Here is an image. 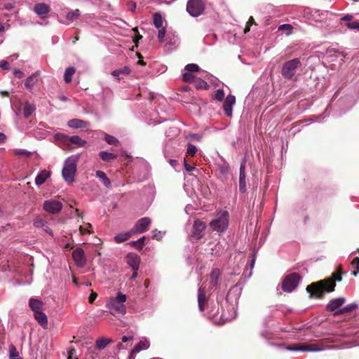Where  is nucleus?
<instances>
[{
  "label": "nucleus",
  "mask_w": 359,
  "mask_h": 359,
  "mask_svg": "<svg viewBox=\"0 0 359 359\" xmlns=\"http://www.w3.org/2000/svg\"><path fill=\"white\" fill-rule=\"evenodd\" d=\"M205 9V4L203 0H189L187 4V11L192 17H198Z\"/></svg>",
  "instance_id": "7"
},
{
  "label": "nucleus",
  "mask_w": 359,
  "mask_h": 359,
  "mask_svg": "<svg viewBox=\"0 0 359 359\" xmlns=\"http://www.w3.org/2000/svg\"><path fill=\"white\" fill-rule=\"evenodd\" d=\"M199 67L196 64H189L185 66L182 74V79L185 82H194V76L193 73L198 72Z\"/></svg>",
  "instance_id": "10"
},
{
  "label": "nucleus",
  "mask_w": 359,
  "mask_h": 359,
  "mask_svg": "<svg viewBox=\"0 0 359 359\" xmlns=\"http://www.w3.org/2000/svg\"><path fill=\"white\" fill-rule=\"evenodd\" d=\"M301 65L299 58H294L285 62L282 67V75L287 80H290L294 76L297 69Z\"/></svg>",
  "instance_id": "5"
},
{
  "label": "nucleus",
  "mask_w": 359,
  "mask_h": 359,
  "mask_svg": "<svg viewBox=\"0 0 359 359\" xmlns=\"http://www.w3.org/2000/svg\"><path fill=\"white\" fill-rule=\"evenodd\" d=\"M163 235H164V233L159 231L156 229L153 231V237L158 240L161 239L163 238Z\"/></svg>",
  "instance_id": "51"
},
{
  "label": "nucleus",
  "mask_w": 359,
  "mask_h": 359,
  "mask_svg": "<svg viewBox=\"0 0 359 359\" xmlns=\"http://www.w3.org/2000/svg\"><path fill=\"white\" fill-rule=\"evenodd\" d=\"M127 300V296L121 292H118L116 297L110 298L106 304L109 313L113 316L126 313V308L124 303Z\"/></svg>",
  "instance_id": "2"
},
{
  "label": "nucleus",
  "mask_w": 359,
  "mask_h": 359,
  "mask_svg": "<svg viewBox=\"0 0 359 359\" xmlns=\"http://www.w3.org/2000/svg\"><path fill=\"white\" fill-rule=\"evenodd\" d=\"M140 260V257L137 254L130 253L126 256V262L133 271H138Z\"/></svg>",
  "instance_id": "17"
},
{
  "label": "nucleus",
  "mask_w": 359,
  "mask_h": 359,
  "mask_svg": "<svg viewBox=\"0 0 359 359\" xmlns=\"http://www.w3.org/2000/svg\"><path fill=\"white\" fill-rule=\"evenodd\" d=\"M341 272L339 269L337 273L334 274L333 278H327L316 283H313L306 287V291L318 297H321L324 292H331L334 290L335 281L341 280Z\"/></svg>",
  "instance_id": "1"
},
{
  "label": "nucleus",
  "mask_w": 359,
  "mask_h": 359,
  "mask_svg": "<svg viewBox=\"0 0 359 359\" xmlns=\"http://www.w3.org/2000/svg\"><path fill=\"white\" fill-rule=\"evenodd\" d=\"M50 176V172L46 170H41L35 178V183L40 186L43 184L46 180Z\"/></svg>",
  "instance_id": "25"
},
{
  "label": "nucleus",
  "mask_w": 359,
  "mask_h": 359,
  "mask_svg": "<svg viewBox=\"0 0 359 359\" xmlns=\"http://www.w3.org/2000/svg\"><path fill=\"white\" fill-rule=\"evenodd\" d=\"M358 308V304L356 303H351L348 304L347 306L341 308L338 311H337V314H344L351 312L352 311Z\"/></svg>",
  "instance_id": "31"
},
{
  "label": "nucleus",
  "mask_w": 359,
  "mask_h": 359,
  "mask_svg": "<svg viewBox=\"0 0 359 359\" xmlns=\"http://www.w3.org/2000/svg\"><path fill=\"white\" fill-rule=\"evenodd\" d=\"M158 39L160 42H163L164 41V38L165 36V29L164 27L158 28Z\"/></svg>",
  "instance_id": "48"
},
{
  "label": "nucleus",
  "mask_w": 359,
  "mask_h": 359,
  "mask_svg": "<svg viewBox=\"0 0 359 359\" xmlns=\"http://www.w3.org/2000/svg\"><path fill=\"white\" fill-rule=\"evenodd\" d=\"M67 359H77L76 358V352L74 348H70L68 351V358Z\"/></svg>",
  "instance_id": "50"
},
{
  "label": "nucleus",
  "mask_w": 359,
  "mask_h": 359,
  "mask_svg": "<svg viewBox=\"0 0 359 359\" xmlns=\"http://www.w3.org/2000/svg\"><path fill=\"white\" fill-rule=\"evenodd\" d=\"M128 9L130 11H131L132 12H134L135 11V8H136V4H135V2H134V1L128 2Z\"/></svg>",
  "instance_id": "55"
},
{
  "label": "nucleus",
  "mask_w": 359,
  "mask_h": 359,
  "mask_svg": "<svg viewBox=\"0 0 359 359\" xmlns=\"http://www.w3.org/2000/svg\"><path fill=\"white\" fill-rule=\"evenodd\" d=\"M205 227L206 224L205 222L196 220L193 226V236L196 239H200L203 235Z\"/></svg>",
  "instance_id": "18"
},
{
  "label": "nucleus",
  "mask_w": 359,
  "mask_h": 359,
  "mask_svg": "<svg viewBox=\"0 0 359 359\" xmlns=\"http://www.w3.org/2000/svg\"><path fill=\"white\" fill-rule=\"evenodd\" d=\"M9 358L10 359H21L18 351L13 345L9 346Z\"/></svg>",
  "instance_id": "40"
},
{
  "label": "nucleus",
  "mask_w": 359,
  "mask_h": 359,
  "mask_svg": "<svg viewBox=\"0 0 359 359\" xmlns=\"http://www.w3.org/2000/svg\"><path fill=\"white\" fill-rule=\"evenodd\" d=\"M0 67L4 69H8L9 67L8 62L6 60H1L0 62Z\"/></svg>",
  "instance_id": "57"
},
{
  "label": "nucleus",
  "mask_w": 359,
  "mask_h": 359,
  "mask_svg": "<svg viewBox=\"0 0 359 359\" xmlns=\"http://www.w3.org/2000/svg\"><path fill=\"white\" fill-rule=\"evenodd\" d=\"M208 292L205 291V288L199 287L198 290V309L201 311L205 310L208 304Z\"/></svg>",
  "instance_id": "11"
},
{
  "label": "nucleus",
  "mask_w": 359,
  "mask_h": 359,
  "mask_svg": "<svg viewBox=\"0 0 359 359\" xmlns=\"http://www.w3.org/2000/svg\"><path fill=\"white\" fill-rule=\"evenodd\" d=\"M34 12L42 19L46 18L50 11V6L44 3L36 4L34 8Z\"/></svg>",
  "instance_id": "19"
},
{
  "label": "nucleus",
  "mask_w": 359,
  "mask_h": 359,
  "mask_svg": "<svg viewBox=\"0 0 359 359\" xmlns=\"http://www.w3.org/2000/svg\"><path fill=\"white\" fill-rule=\"evenodd\" d=\"M39 75V72H36L32 74L25 80V86L29 91H32L33 90L34 85L37 83Z\"/></svg>",
  "instance_id": "22"
},
{
  "label": "nucleus",
  "mask_w": 359,
  "mask_h": 359,
  "mask_svg": "<svg viewBox=\"0 0 359 359\" xmlns=\"http://www.w3.org/2000/svg\"><path fill=\"white\" fill-rule=\"evenodd\" d=\"M245 163H246V161H245V159H243L242 161L241 166H240L239 175H242V174L244 175V174H245Z\"/></svg>",
  "instance_id": "53"
},
{
  "label": "nucleus",
  "mask_w": 359,
  "mask_h": 359,
  "mask_svg": "<svg viewBox=\"0 0 359 359\" xmlns=\"http://www.w3.org/2000/svg\"><path fill=\"white\" fill-rule=\"evenodd\" d=\"M111 340L107 338H100L96 341V347L98 349H104Z\"/></svg>",
  "instance_id": "34"
},
{
  "label": "nucleus",
  "mask_w": 359,
  "mask_h": 359,
  "mask_svg": "<svg viewBox=\"0 0 359 359\" xmlns=\"http://www.w3.org/2000/svg\"><path fill=\"white\" fill-rule=\"evenodd\" d=\"M29 152H28L27 151H26V150H23V149H22V150H18V151H16V154H22V155H26V154H29Z\"/></svg>",
  "instance_id": "64"
},
{
  "label": "nucleus",
  "mask_w": 359,
  "mask_h": 359,
  "mask_svg": "<svg viewBox=\"0 0 359 359\" xmlns=\"http://www.w3.org/2000/svg\"><path fill=\"white\" fill-rule=\"evenodd\" d=\"M34 110H35V107L33 104L27 103V102L25 103V107H24V116L26 118L29 117L32 114V113L34 112Z\"/></svg>",
  "instance_id": "36"
},
{
  "label": "nucleus",
  "mask_w": 359,
  "mask_h": 359,
  "mask_svg": "<svg viewBox=\"0 0 359 359\" xmlns=\"http://www.w3.org/2000/svg\"><path fill=\"white\" fill-rule=\"evenodd\" d=\"M219 276H220V271L218 269H214L212 271L210 276V284L211 286V289H213V287H215L217 285Z\"/></svg>",
  "instance_id": "28"
},
{
  "label": "nucleus",
  "mask_w": 359,
  "mask_h": 359,
  "mask_svg": "<svg viewBox=\"0 0 359 359\" xmlns=\"http://www.w3.org/2000/svg\"><path fill=\"white\" fill-rule=\"evenodd\" d=\"M75 68L73 67H69L66 69L64 74V80L66 83H69L72 81V76L75 73Z\"/></svg>",
  "instance_id": "32"
},
{
  "label": "nucleus",
  "mask_w": 359,
  "mask_h": 359,
  "mask_svg": "<svg viewBox=\"0 0 359 359\" xmlns=\"http://www.w3.org/2000/svg\"><path fill=\"white\" fill-rule=\"evenodd\" d=\"M184 168L185 170L187 171V172H191L192 170H194V166H191L190 165H189L187 162H186V160L184 159Z\"/></svg>",
  "instance_id": "56"
},
{
  "label": "nucleus",
  "mask_w": 359,
  "mask_h": 359,
  "mask_svg": "<svg viewBox=\"0 0 359 359\" xmlns=\"http://www.w3.org/2000/svg\"><path fill=\"white\" fill-rule=\"evenodd\" d=\"M90 228H91V224H87L86 226H81L79 228L80 233L81 234L90 233Z\"/></svg>",
  "instance_id": "49"
},
{
  "label": "nucleus",
  "mask_w": 359,
  "mask_h": 359,
  "mask_svg": "<svg viewBox=\"0 0 359 359\" xmlns=\"http://www.w3.org/2000/svg\"><path fill=\"white\" fill-rule=\"evenodd\" d=\"M34 226L36 228L47 227V222L41 217H37L34 222Z\"/></svg>",
  "instance_id": "39"
},
{
  "label": "nucleus",
  "mask_w": 359,
  "mask_h": 359,
  "mask_svg": "<svg viewBox=\"0 0 359 359\" xmlns=\"http://www.w3.org/2000/svg\"><path fill=\"white\" fill-rule=\"evenodd\" d=\"M236 102V97L234 95H229L224 100L223 104V109L227 116L231 117L232 116L233 106Z\"/></svg>",
  "instance_id": "14"
},
{
  "label": "nucleus",
  "mask_w": 359,
  "mask_h": 359,
  "mask_svg": "<svg viewBox=\"0 0 359 359\" xmlns=\"http://www.w3.org/2000/svg\"><path fill=\"white\" fill-rule=\"evenodd\" d=\"M213 231H224L229 226V213L227 211H221L217 213L216 217L210 223Z\"/></svg>",
  "instance_id": "4"
},
{
  "label": "nucleus",
  "mask_w": 359,
  "mask_h": 359,
  "mask_svg": "<svg viewBox=\"0 0 359 359\" xmlns=\"http://www.w3.org/2000/svg\"><path fill=\"white\" fill-rule=\"evenodd\" d=\"M13 74L18 79H21L24 76V73L19 69H15L13 70Z\"/></svg>",
  "instance_id": "52"
},
{
  "label": "nucleus",
  "mask_w": 359,
  "mask_h": 359,
  "mask_svg": "<svg viewBox=\"0 0 359 359\" xmlns=\"http://www.w3.org/2000/svg\"><path fill=\"white\" fill-rule=\"evenodd\" d=\"M292 29V26L290 24H283L278 27V30L281 32H285L287 35L291 34Z\"/></svg>",
  "instance_id": "42"
},
{
  "label": "nucleus",
  "mask_w": 359,
  "mask_h": 359,
  "mask_svg": "<svg viewBox=\"0 0 359 359\" xmlns=\"http://www.w3.org/2000/svg\"><path fill=\"white\" fill-rule=\"evenodd\" d=\"M118 71L120 72V74H129L130 73V69L126 66V67H123V68H121V69H118Z\"/></svg>",
  "instance_id": "54"
},
{
  "label": "nucleus",
  "mask_w": 359,
  "mask_h": 359,
  "mask_svg": "<svg viewBox=\"0 0 359 359\" xmlns=\"http://www.w3.org/2000/svg\"><path fill=\"white\" fill-rule=\"evenodd\" d=\"M190 137L197 142H201L202 137L198 134H191Z\"/></svg>",
  "instance_id": "59"
},
{
  "label": "nucleus",
  "mask_w": 359,
  "mask_h": 359,
  "mask_svg": "<svg viewBox=\"0 0 359 359\" xmlns=\"http://www.w3.org/2000/svg\"><path fill=\"white\" fill-rule=\"evenodd\" d=\"M239 190L242 193L246 191L245 174L239 175Z\"/></svg>",
  "instance_id": "38"
},
{
  "label": "nucleus",
  "mask_w": 359,
  "mask_h": 359,
  "mask_svg": "<svg viewBox=\"0 0 359 359\" xmlns=\"http://www.w3.org/2000/svg\"><path fill=\"white\" fill-rule=\"evenodd\" d=\"M286 350L291 351H323L325 348L323 346L316 345V344H301L293 346H287L285 348Z\"/></svg>",
  "instance_id": "8"
},
{
  "label": "nucleus",
  "mask_w": 359,
  "mask_h": 359,
  "mask_svg": "<svg viewBox=\"0 0 359 359\" xmlns=\"http://www.w3.org/2000/svg\"><path fill=\"white\" fill-rule=\"evenodd\" d=\"M72 257L76 264L80 267H83L86 264V257L84 252L81 248H76L72 252Z\"/></svg>",
  "instance_id": "16"
},
{
  "label": "nucleus",
  "mask_w": 359,
  "mask_h": 359,
  "mask_svg": "<svg viewBox=\"0 0 359 359\" xmlns=\"http://www.w3.org/2000/svg\"><path fill=\"white\" fill-rule=\"evenodd\" d=\"M229 165L226 161H224L222 164L219 165V170L223 175H227L229 172Z\"/></svg>",
  "instance_id": "43"
},
{
  "label": "nucleus",
  "mask_w": 359,
  "mask_h": 359,
  "mask_svg": "<svg viewBox=\"0 0 359 359\" xmlns=\"http://www.w3.org/2000/svg\"><path fill=\"white\" fill-rule=\"evenodd\" d=\"M198 151L197 147L191 144L188 143L187 148V154L190 156H194Z\"/></svg>",
  "instance_id": "41"
},
{
  "label": "nucleus",
  "mask_w": 359,
  "mask_h": 359,
  "mask_svg": "<svg viewBox=\"0 0 359 359\" xmlns=\"http://www.w3.org/2000/svg\"><path fill=\"white\" fill-rule=\"evenodd\" d=\"M150 346V342L147 339H143L140 340L131 351L130 354L135 355L140 352L141 351L147 350Z\"/></svg>",
  "instance_id": "20"
},
{
  "label": "nucleus",
  "mask_w": 359,
  "mask_h": 359,
  "mask_svg": "<svg viewBox=\"0 0 359 359\" xmlns=\"http://www.w3.org/2000/svg\"><path fill=\"white\" fill-rule=\"evenodd\" d=\"M133 234V232H121L118 234H117L114 238V240L116 243H121L123 241H126L128 240Z\"/></svg>",
  "instance_id": "29"
},
{
  "label": "nucleus",
  "mask_w": 359,
  "mask_h": 359,
  "mask_svg": "<svg viewBox=\"0 0 359 359\" xmlns=\"http://www.w3.org/2000/svg\"><path fill=\"white\" fill-rule=\"evenodd\" d=\"M224 91L223 89H218L214 93V98L217 101H222L224 98Z\"/></svg>",
  "instance_id": "44"
},
{
  "label": "nucleus",
  "mask_w": 359,
  "mask_h": 359,
  "mask_svg": "<svg viewBox=\"0 0 359 359\" xmlns=\"http://www.w3.org/2000/svg\"><path fill=\"white\" fill-rule=\"evenodd\" d=\"M54 138L61 147H69V137L66 135L60 133H56Z\"/></svg>",
  "instance_id": "26"
},
{
  "label": "nucleus",
  "mask_w": 359,
  "mask_h": 359,
  "mask_svg": "<svg viewBox=\"0 0 359 359\" xmlns=\"http://www.w3.org/2000/svg\"><path fill=\"white\" fill-rule=\"evenodd\" d=\"M120 74H120V72L118 71V69H116V70H114V71H113V72H111V75H112L113 76H114V77H115L118 81H119V80H120V78H119V75H120Z\"/></svg>",
  "instance_id": "61"
},
{
  "label": "nucleus",
  "mask_w": 359,
  "mask_h": 359,
  "mask_svg": "<svg viewBox=\"0 0 359 359\" xmlns=\"http://www.w3.org/2000/svg\"><path fill=\"white\" fill-rule=\"evenodd\" d=\"M62 203L55 199H49L43 202V210L50 214H57L62 209Z\"/></svg>",
  "instance_id": "9"
},
{
  "label": "nucleus",
  "mask_w": 359,
  "mask_h": 359,
  "mask_svg": "<svg viewBox=\"0 0 359 359\" xmlns=\"http://www.w3.org/2000/svg\"><path fill=\"white\" fill-rule=\"evenodd\" d=\"M153 21H154V25L156 28L158 29V28L163 27V19L162 15L160 13H156L154 14Z\"/></svg>",
  "instance_id": "33"
},
{
  "label": "nucleus",
  "mask_w": 359,
  "mask_h": 359,
  "mask_svg": "<svg viewBox=\"0 0 359 359\" xmlns=\"http://www.w3.org/2000/svg\"><path fill=\"white\" fill-rule=\"evenodd\" d=\"M69 144H76L80 147H83L86 145V140H82L78 135H73V136L69 137Z\"/></svg>",
  "instance_id": "30"
},
{
  "label": "nucleus",
  "mask_w": 359,
  "mask_h": 359,
  "mask_svg": "<svg viewBox=\"0 0 359 359\" xmlns=\"http://www.w3.org/2000/svg\"><path fill=\"white\" fill-rule=\"evenodd\" d=\"M34 316L36 321L43 327L46 328L48 326V318L46 315L41 311L34 313Z\"/></svg>",
  "instance_id": "23"
},
{
  "label": "nucleus",
  "mask_w": 359,
  "mask_h": 359,
  "mask_svg": "<svg viewBox=\"0 0 359 359\" xmlns=\"http://www.w3.org/2000/svg\"><path fill=\"white\" fill-rule=\"evenodd\" d=\"M241 291L242 288L241 285L238 284L235 285L229 290L226 295V300L228 302H236L241 294Z\"/></svg>",
  "instance_id": "15"
},
{
  "label": "nucleus",
  "mask_w": 359,
  "mask_h": 359,
  "mask_svg": "<svg viewBox=\"0 0 359 359\" xmlns=\"http://www.w3.org/2000/svg\"><path fill=\"white\" fill-rule=\"evenodd\" d=\"M6 140V135L3 133H0V143H3Z\"/></svg>",
  "instance_id": "62"
},
{
  "label": "nucleus",
  "mask_w": 359,
  "mask_h": 359,
  "mask_svg": "<svg viewBox=\"0 0 359 359\" xmlns=\"http://www.w3.org/2000/svg\"><path fill=\"white\" fill-rule=\"evenodd\" d=\"M353 263L355 264V268L357 269V270L359 272V257H355L353 259Z\"/></svg>",
  "instance_id": "63"
},
{
  "label": "nucleus",
  "mask_w": 359,
  "mask_h": 359,
  "mask_svg": "<svg viewBox=\"0 0 359 359\" xmlns=\"http://www.w3.org/2000/svg\"><path fill=\"white\" fill-rule=\"evenodd\" d=\"M96 177L100 180L102 183L107 187L110 188L111 187V183L110 180L107 177V175L101 171L97 170L96 172Z\"/></svg>",
  "instance_id": "27"
},
{
  "label": "nucleus",
  "mask_w": 359,
  "mask_h": 359,
  "mask_svg": "<svg viewBox=\"0 0 359 359\" xmlns=\"http://www.w3.org/2000/svg\"><path fill=\"white\" fill-rule=\"evenodd\" d=\"M100 157L104 161L109 162L111 161L112 159H114L116 158V155H114L112 153H109L107 151H101L100 152Z\"/></svg>",
  "instance_id": "37"
},
{
  "label": "nucleus",
  "mask_w": 359,
  "mask_h": 359,
  "mask_svg": "<svg viewBox=\"0 0 359 359\" xmlns=\"http://www.w3.org/2000/svg\"><path fill=\"white\" fill-rule=\"evenodd\" d=\"M79 159V155H72L64 163L62 175L64 180L68 183L74 181Z\"/></svg>",
  "instance_id": "3"
},
{
  "label": "nucleus",
  "mask_w": 359,
  "mask_h": 359,
  "mask_svg": "<svg viewBox=\"0 0 359 359\" xmlns=\"http://www.w3.org/2000/svg\"><path fill=\"white\" fill-rule=\"evenodd\" d=\"M151 224V219L149 217H143L139 219L134 226V233H143L146 231Z\"/></svg>",
  "instance_id": "12"
},
{
  "label": "nucleus",
  "mask_w": 359,
  "mask_h": 359,
  "mask_svg": "<svg viewBox=\"0 0 359 359\" xmlns=\"http://www.w3.org/2000/svg\"><path fill=\"white\" fill-rule=\"evenodd\" d=\"M97 293H95V292H93L90 294V295L89 296V298H88L89 302H90V303H93V302L95 300V299L97 298Z\"/></svg>",
  "instance_id": "58"
},
{
  "label": "nucleus",
  "mask_w": 359,
  "mask_h": 359,
  "mask_svg": "<svg viewBox=\"0 0 359 359\" xmlns=\"http://www.w3.org/2000/svg\"><path fill=\"white\" fill-rule=\"evenodd\" d=\"M67 126L70 128L79 129L87 128L88 126H89V123L81 119L73 118L67 122Z\"/></svg>",
  "instance_id": "21"
},
{
  "label": "nucleus",
  "mask_w": 359,
  "mask_h": 359,
  "mask_svg": "<svg viewBox=\"0 0 359 359\" xmlns=\"http://www.w3.org/2000/svg\"><path fill=\"white\" fill-rule=\"evenodd\" d=\"M80 11L78 9H76L74 11H70V12H68L67 14H66V19L69 21V22H72L74 21L75 19L78 18L79 16H80Z\"/></svg>",
  "instance_id": "35"
},
{
  "label": "nucleus",
  "mask_w": 359,
  "mask_h": 359,
  "mask_svg": "<svg viewBox=\"0 0 359 359\" xmlns=\"http://www.w3.org/2000/svg\"><path fill=\"white\" fill-rule=\"evenodd\" d=\"M300 280L301 277L297 273L287 276L282 282L283 290L286 292H292L297 287Z\"/></svg>",
  "instance_id": "6"
},
{
  "label": "nucleus",
  "mask_w": 359,
  "mask_h": 359,
  "mask_svg": "<svg viewBox=\"0 0 359 359\" xmlns=\"http://www.w3.org/2000/svg\"><path fill=\"white\" fill-rule=\"evenodd\" d=\"M345 302L346 299L344 297L332 299L328 303L327 309L332 312H334V315H337V311L341 309L340 307L345 303Z\"/></svg>",
  "instance_id": "13"
},
{
  "label": "nucleus",
  "mask_w": 359,
  "mask_h": 359,
  "mask_svg": "<svg viewBox=\"0 0 359 359\" xmlns=\"http://www.w3.org/2000/svg\"><path fill=\"white\" fill-rule=\"evenodd\" d=\"M104 140L109 144H115L116 142H118V140L116 137L107 134L104 135Z\"/></svg>",
  "instance_id": "47"
},
{
  "label": "nucleus",
  "mask_w": 359,
  "mask_h": 359,
  "mask_svg": "<svg viewBox=\"0 0 359 359\" xmlns=\"http://www.w3.org/2000/svg\"><path fill=\"white\" fill-rule=\"evenodd\" d=\"M29 306L34 313L43 309V303L36 298L32 297L29 300Z\"/></svg>",
  "instance_id": "24"
},
{
  "label": "nucleus",
  "mask_w": 359,
  "mask_h": 359,
  "mask_svg": "<svg viewBox=\"0 0 359 359\" xmlns=\"http://www.w3.org/2000/svg\"><path fill=\"white\" fill-rule=\"evenodd\" d=\"M353 16L352 15L347 14V15H344V17H342L341 18V20L342 21H349L350 22L353 19Z\"/></svg>",
  "instance_id": "60"
},
{
  "label": "nucleus",
  "mask_w": 359,
  "mask_h": 359,
  "mask_svg": "<svg viewBox=\"0 0 359 359\" xmlns=\"http://www.w3.org/2000/svg\"><path fill=\"white\" fill-rule=\"evenodd\" d=\"M195 83L198 89H207L209 86L207 82L202 79H196Z\"/></svg>",
  "instance_id": "45"
},
{
  "label": "nucleus",
  "mask_w": 359,
  "mask_h": 359,
  "mask_svg": "<svg viewBox=\"0 0 359 359\" xmlns=\"http://www.w3.org/2000/svg\"><path fill=\"white\" fill-rule=\"evenodd\" d=\"M346 26L350 29L359 31V21L358 20L348 22L346 23Z\"/></svg>",
  "instance_id": "46"
}]
</instances>
